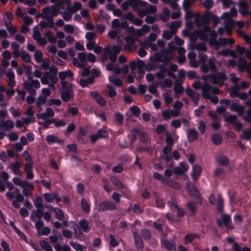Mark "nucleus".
I'll return each instance as SVG.
<instances>
[{
	"instance_id": "f257e3e1",
	"label": "nucleus",
	"mask_w": 251,
	"mask_h": 251,
	"mask_svg": "<svg viewBox=\"0 0 251 251\" xmlns=\"http://www.w3.org/2000/svg\"><path fill=\"white\" fill-rule=\"evenodd\" d=\"M202 78L206 82V83L203 85L202 87V96L205 98H210L212 94H218L220 92V90L218 88H212L207 82H210L212 83L217 84L220 86L222 85L225 80L226 79V76L224 73H220L219 74H213L210 75H203Z\"/></svg>"
},
{
	"instance_id": "f03ea898",
	"label": "nucleus",
	"mask_w": 251,
	"mask_h": 251,
	"mask_svg": "<svg viewBox=\"0 0 251 251\" xmlns=\"http://www.w3.org/2000/svg\"><path fill=\"white\" fill-rule=\"evenodd\" d=\"M120 48L116 46H109L104 49L103 54V60L109 56L111 62L108 63L106 68L109 71H112L116 74H119L121 72L120 68L116 64L117 55L120 52Z\"/></svg>"
},
{
	"instance_id": "7ed1b4c3",
	"label": "nucleus",
	"mask_w": 251,
	"mask_h": 251,
	"mask_svg": "<svg viewBox=\"0 0 251 251\" xmlns=\"http://www.w3.org/2000/svg\"><path fill=\"white\" fill-rule=\"evenodd\" d=\"M224 21L226 22L225 28H219L218 31L220 33L222 34L225 30H226L228 34L231 33V29L233 27L238 26L239 28H242L245 26L247 27L248 26L247 24H245L241 21H235L233 20L231 17H224Z\"/></svg>"
},
{
	"instance_id": "20e7f679",
	"label": "nucleus",
	"mask_w": 251,
	"mask_h": 251,
	"mask_svg": "<svg viewBox=\"0 0 251 251\" xmlns=\"http://www.w3.org/2000/svg\"><path fill=\"white\" fill-rule=\"evenodd\" d=\"M54 115V113L53 110L50 108H47L44 113L37 114L36 117L38 119L42 120L44 121L43 123L39 121V124H42L44 126L47 128L48 126L53 122V120H50L49 118L52 117Z\"/></svg>"
},
{
	"instance_id": "39448f33",
	"label": "nucleus",
	"mask_w": 251,
	"mask_h": 251,
	"mask_svg": "<svg viewBox=\"0 0 251 251\" xmlns=\"http://www.w3.org/2000/svg\"><path fill=\"white\" fill-rule=\"evenodd\" d=\"M147 4V2L142 0H126L121 5L123 10H128L129 7L131 6L133 10L137 11L139 6H144Z\"/></svg>"
},
{
	"instance_id": "423d86ee",
	"label": "nucleus",
	"mask_w": 251,
	"mask_h": 251,
	"mask_svg": "<svg viewBox=\"0 0 251 251\" xmlns=\"http://www.w3.org/2000/svg\"><path fill=\"white\" fill-rule=\"evenodd\" d=\"M137 11L138 16H149V14H155L157 12V7L151 4L148 5L147 3L144 6H139Z\"/></svg>"
},
{
	"instance_id": "0eeeda50",
	"label": "nucleus",
	"mask_w": 251,
	"mask_h": 251,
	"mask_svg": "<svg viewBox=\"0 0 251 251\" xmlns=\"http://www.w3.org/2000/svg\"><path fill=\"white\" fill-rule=\"evenodd\" d=\"M235 42L233 38L226 39L224 38H220L218 41H216V39H211L209 41L210 44L215 47L217 50L219 49L221 46H225L226 45H232Z\"/></svg>"
},
{
	"instance_id": "6e6552de",
	"label": "nucleus",
	"mask_w": 251,
	"mask_h": 251,
	"mask_svg": "<svg viewBox=\"0 0 251 251\" xmlns=\"http://www.w3.org/2000/svg\"><path fill=\"white\" fill-rule=\"evenodd\" d=\"M73 72L70 70L60 72L59 73V77L61 80L62 87H66L67 85L72 84L69 82L73 80Z\"/></svg>"
},
{
	"instance_id": "1a4fd4ad",
	"label": "nucleus",
	"mask_w": 251,
	"mask_h": 251,
	"mask_svg": "<svg viewBox=\"0 0 251 251\" xmlns=\"http://www.w3.org/2000/svg\"><path fill=\"white\" fill-rule=\"evenodd\" d=\"M60 92L63 101H68L74 97L72 84H69L65 87H62Z\"/></svg>"
},
{
	"instance_id": "9d476101",
	"label": "nucleus",
	"mask_w": 251,
	"mask_h": 251,
	"mask_svg": "<svg viewBox=\"0 0 251 251\" xmlns=\"http://www.w3.org/2000/svg\"><path fill=\"white\" fill-rule=\"evenodd\" d=\"M77 56L78 59L76 58H73V65L79 68L85 67L87 62V56L86 54L83 52H79L78 53Z\"/></svg>"
},
{
	"instance_id": "9b49d317",
	"label": "nucleus",
	"mask_w": 251,
	"mask_h": 251,
	"mask_svg": "<svg viewBox=\"0 0 251 251\" xmlns=\"http://www.w3.org/2000/svg\"><path fill=\"white\" fill-rule=\"evenodd\" d=\"M217 223L218 225L220 226H222V225H224L229 229H233L234 227L231 222L230 217L226 214H223L221 219L217 220Z\"/></svg>"
},
{
	"instance_id": "f8f14e48",
	"label": "nucleus",
	"mask_w": 251,
	"mask_h": 251,
	"mask_svg": "<svg viewBox=\"0 0 251 251\" xmlns=\"http://www.w3.org/2000/svg\"><path fill=\"white\" fill-rule=\"evenodd\" d=\"M82 4L80 2L75 1L73 5L68 6L66 9L65 13L63 16H71L72 14L76 13L78 11L81 9Z\"/></svg>"
},
{
	"instance_id": "ddd939ff",
	"label": "nucleus",
	"mask_w": 251,
	"mask_h": 251,
	"mask_svg": "<svg viewBox=\"0 0 251 251\" xmlns=\"http://www.w3.org/2000/svg\"><path fill=\"white\" fill-rule=\"evenodd\" d=\"M24 86L25 89L29 90L30 93H35V91L32 87L39 88L40 87V84L38 80H33L31 78L30 81L27 80L24 82Z\"/></svg>"
},
{
	"instance_id": "4468645a",
	"label": "nucleus",
	"mask_w": 251,
	"mask_h": 251,
	"mask_svg": "<svg viewBox=\"0 0 251 251\" xmlns=\"http://www.w3.org/2000/svg\"><path fill=\"white\" fill-rule=\"evenodd\" d=\"M180 114L178 110H171L170 109L164 110L162 112V116L165 120H168L173 117H176Z\"/></svg>"
},
{
	"instance_id": "2eb2a0df",
	"label": "nucleus",
	"mask_w": 251,
	"mask_h": 251,
	"mask_svg": "<svg viewBox=\"0 0 251 251\" xmlns=\"http://www.w3.org/2000/svg\"><path fill=\"white\" fill-rule=\"evenodd\" d=\"M34 114V113L32 110V107L31 106H29L26 111V117H23L22 120L24 121L26 125L30 123H33L35 120Z\"/></svg>"
},
{
	"instance_id": "dca6fc26",
	"label": "nucleus",
	"mask_w": 251,
	"mask_h": 251,
	"mask_svg": "<svg viewBox=\"0 0 251 251\" xmlns=\"http://www.w3.org/2000/svg\"><path fill=\"white\" fill-rule=\"evenodd\" d=\"M238 66L239 71L245 70L249 73H251V62L248 64L245 59L240 57L239 58Z\"/></svg>"
},
{
	"instance_id": "f3484780",
	"label": "nucleus",
	"mask_w": 251,
	"mask_h": 251,
	"mask_svg": "<svg viewBox=\"0 0 251 251\" xmlns=\"http://www.w3.org/2000/svg\"><path fill=\"white\" fill-rule=\"evenodd\" d=\"M228 106L231 111L237 112L239 116H241L245 111L244 106L238 104L235 101H232L231 102L230 101Z\"/></svg>"
},
{
	"instance_id": "a211bd4d",
	"label": "nucleus",
	"mask_w": 251,
	"mask_h": 251,
	"mask_svg": "<svg viewBox=\"0 0 251 251\" xmlns=\"http://www.w3.org/2000/svg\"><path fill=\"white\" fill-rule=\"evenodd\" d=\"M189 169V166L183 162H180L179 166L176 167L174 171L176 174L178 175H182L185 172H187Z\"/></svg>"
},
{
	"instance_id": "6ab92c4d",
	"label": "nucleus",
	"mask_w": 251,
	"mask_h": 251,
	"mask_svg": "<svg viewBox=\"0 0 251 251\" xmlns=\"http://www.w3.org/2000/svg\"><path fill=\"white\" fill-rule=\"evenodd\" d=\"M238 11L242 16H246L248 12L249 5L248 3L244 0H241L238 3Z\"/></svg>"
},
{
	"instance_id": "aec40b11",
	"label": "nucleus",
	"mask_w": 251,
	"mask_h": 251,
	"mask_svg": "<svg viewBox=\"0 0 251 251\" xmlns=\"http://www.w3.org/2000/svg\"><path fill=\"white\" fill-rule=\"evenodd\" d=\"M215 61L214 58H210L208 60L209 65L203 64L201 67V70L203 72H207L210 69L211 71H214L216 70Z\"/></svg>"
},
{
	"instance_id": "412c9836",
	"label": "nucleus",
	"mask_w": 251,
	"mask_h": 251,
	"mask_svg": "<svg viewBox=\"0 0 251 251\" xmlns=\"http://www.w3.org/2000/svg\"><path fill=\"white\" fill-rule=\"evenodd\" d=\"M63 8V1H59L58 3L50 6V16H57L59 13L60 8Z\"/></svg>"
},
{
	"instance_id": "4be33fe9",
	"label": "nucleus",
	"mask_w": 251,
	"mask_h": 251,
	"mask_svg": "<svg viewBox=\"0 0 251 251\" xmlns=\"http://www.w3.org/2000/svg\"><path fill=\"white\" fill-rule=\"evenodd\" d=\"M168 204L172 210H174L177 212L178 216L181 217L183 215V210L178 208L175 200H172V201H168Z\"/></svg>"
},
{
	"instance_id": "5701e85b",
	"label": "nucleus",
	"mask_w": 251,
	"mask_h": 251,
	"mask_svg": "<svg viewBox=\"0 0 251 251\" xmlns=\"http://www.w3.org/2000/svg\"><path fill=\"white\" fill-rule=\"evenodd\" d=\"M0 124L1 127L5 130L12 129L14 126V123L10 120L5 121L4 119H0Z\"/></svg>"
},
{
	"instance_id": "b1692460",
	"label": "nucleus",
	"mask_w": 251,
	"mask_h": 251,
	"mask_svg": "<svg viewBox=\"0 0 251 251\" xmlns=\"http://www.w3.org/2000/svg\"><path fill=\"white\" fill-rule=\"evenodd\" d=\"M116 208L115 204L110 201H104L101 202L99 206V209L101 210H111Z\"/></svg>"
},
{
	"instance_id": "393cba45",
	"label": "nucleus",
	"mask_w": 251,
	"mask_h": 251,
	"mask_svg": "<svg viewBox=\"0 0 251 251\" xmlns=\"http://www.w3.org/2000/svg\"><path fill=\"white\" fill-rule=\"evenodd\" d=\"M112 26L113 29L117 28L118 30H120L122 28H126L127 26V22H123L120 24L119 21L118 19H114L112 21Z\"/></svg>"
},
{
	"instance_id": "a878e982",
	"label": "nucleus",
	"mask_w": 251,
	"mask_h": 251,
	"mask_svg": "<svg viewBox=\"0 0 251 251\" xmlns=\"http://www.w3.org/2000/svg\"><path fill=\"white\" fill-rule=\"evenodd\" d=\"M44 213L42 208H37L36 211L32 212L30 215V219L32 221H35L37 219H40L43 216Z\"/></svg>"
},
{
	"instance_id": "bb28decb",
	"label": "nucleus",
	"mask_w": 251,
	"mask_h": 251,
	"mask_svg": "<svg viewBox=\"0 0 251 251\" xmlns=\"http://www.w3.org/2000/svg\"><path fill=\"white\" fill-rule=\"evenodd\" d=\"M201 167L197 165L193 166L192 168V172L191 173V177L193 179L195 180L198 178L201 175Z\"/></svg>"
},
{
	"instance_id": "cd10ccee",
	"label": "nucleus",
	"mask_w": 251,
	"mask_h": 251,
	"mask_svg": "<svg viewBox=\"0 0 251 251\" xmlns=\"http://www.w3.org/2000/svg\"><path fill=\"white\" fill-rule=\"evenodd\" d=\"M91 96L92 98H94L100 105L103 106L105 104V100L102 98L98 92H91Z\"/></svg>"
},
{
	"instance_id": "c85d7f7f",
	"label": "nucleus",
	"mask_w": 251,
	"mask_h": 251,
	"mask_svg": "<svg viewBox=\"0 0 251 251\" xmlns=\"http://www.w3.org/2000/svg\"><path fill=\"white\" fill-rule=\"evenodd\" d=\"M6 75L9 78V80L8 81V85L11 87H13L15 85V80L14 79L15 74L14 72L11 69H9Z\"/></svg>"
},
{
	"instance_id": "c756f323",
	"label": "nucleus",
	"mask_w": 251,
	"mask_h": 251,
	"mask_svg": "<svg viewBox=\"0 0 251 251\" xmlns=\"http://www.w3.org/2000/svg\"><path fill=\"white\" fill-rule=\"evenodd\" d=\"M44 198L47 202H51L54 200L56 202H59L60 201V198L56 194L46 193L44 195Z\"/></svg>"
},
{
	"instance_id": "7c9ffc66",
	"label": "nucleus",
	"mask_w": 251,
	"mask_h": 251,
	"mask_svg": "<svg viewBox=\"0 0 251 251\" xmlns=\"http://www.w3.org/2000/svg\"><path fill=\"white\" fill-rule=\"evenodd\" d=\"M187 136L189 142H193L198 137V132L195 129H189L187 130Z\"/></svg>"
},
{
	"instance_id": "2f4dec72",
	"label": "nucleus",
	"mask_w": 251,
	"mask_h": 251,
	"mask_svg": "<svg viewBox=\"0 0 251 251\" xmlns=\"http://www.w3.org/2000/svg\"><path fill=\"white\" fill-rule=\"evenodd\" d=\"M166 73H167L169 75L173 76L172 73L168 71L166 66H162L160 68V72L156 74V76L159 78H163L165 76Z\"/></svg>"
},
{
	"instance_id": "473e14b6",
	"label": "nucleus",
	"mask_w": 251,
	"mask_h": 251,
	"mask_svg": "<svg viewBox=\"0 0 251 251\" xmlns=\"http://www.w3.org/2000/svg\"><path fill=\"white\" fill-rule=\"evenodd\" d=\"M187 190L188 193L192 196L196 197L198 199V202L199 201V193L198 192L196 188L193 186L192 184H187Z\"/></svg>"
},
{
	"instance_id": "72a5a7b5",
	"label": "nucleus",
	"mask_w": 251,
	"mask_h": 251,
	"mask_svg": "<svg viewBox=\"0 0 251 251\" xmlns=\"http://www.w3.org/2000/svg\"><path fill=\"white\" fill-rule=\"evenodd\" d=\"M46 140L49 144H52L55 143H58L59 144L63 143L62 140H59L57 136L53 134L48 135L46 137Z\"/></svg>"
},
{
	"instance_id": "f704fd0d",
	"label": "nucleus",
	"mask_w": 251,
	"mask_h": 251,
	"mask_svg": "<svg viewBox=\"0 0 251 251\" xmlns=\"http://www.w3.org/2000/svg\"><path fill=\"white\" fill-rule=\"evenodd\" d=\"M188 58L190 60V63L193 67H197L199 66V63L196 60V55L195 53L191 51L188 54Z\"/></svg>"
},
{
	"instance_id": "c9c22d12",
	"label": "nucleus",
	"mask_w": 251,
	"mask_h": 251,
	"mask_svg": "<svg viewBox=\"0 0 251 251\" xmlns=\"http://www.w3.org/2000/svg\"><path fill=\"white\" fill-rule=\"evenodd\" d=\"M230 100H221L222 106L217 108V111L220 114L224 112L229 104Z\"/></svg>"
},
{
	"instance_id": "e433bc0d",
	"label": "nucleus",
	"mask_w": 251,
	"mask_h": 251,
	"mask_svg": "<svg viewBox=\"0 0 251 251\" xmlns=\"http://www.w3.org/2000/svg\"><path fill=\"white\" fill-rule=\"evenodd\" d=\"M79 227L84 232H88L90 229L88 222L85 219L81 220L79 223Z\"/></svg>"
},
{
	"instance_id": "4c0bfd02",
	"label": "nucleus",
	"mask_w": 251,
	"mask_h": 251,
	"mask_svg": "<svg viewBox=\"0 0 251 251\" xmlns=\"http://www.w3.org/2000/svg\"><path fill=\"white\" fill-rule=\"evenodd\" d=\"M162 246L163 248L171 250L175 249V244L174 241L164 240L162 242Z\"/></svg>"
},
{
	"instance_id": "58836bf2",
	"label": "nucleus",
	"mask_w": 251,
	"mask_h": 251,
	"mask_svg": "<svg viewBox=\"0 0 251 251\" xmlns=\"http://www.w3.org/2000/svg\"><path fill=\"white\" fill-rule=\"evenodd\" d=\"M144 65V62L142 60H140L139 59H137L136 61H131L130 64L129 66L130 68H131L132 71H134V69H135L136 68H140L142 67Z\"/></svg>"
},
{
	"instance_id": "ea45409f",
	"label": "nucleus",
	"mask_w": 251,
	"mask_h": 251,
	"mask_svg": "<svg viewBox=\"0 0 251 251\" xmlns=\"http://www.w3.org/2000/svg\"><path fill=\"white\" fill-rule=\"evenodd\" d=\"M58 80V78L57 77L56 75H52L50 76V83L48 84L49 87L51 88L52 90L55 91L56 88L54 86V84H55Z\"/></svg>"
},
{
	"instance_id": "a19ab883",
	"label": "nucleus",
	"mask_w": 251,
	"mask_h": 251,
	"mask_svg": "<svg viewBox=\"0 0 251 251\" xmlns=\"http://www.w3.org/2000/svg\"><path fill=\"white\" fill-rule=\"evenodd\" d=\"M47 101V98H45V97L43 96H39L38 98L37 102H36V105L39 108V111L42 110V105H43L44 103H45Z\"/></svg>"
},
{
	"instance_id": "79ce46f5",
	"label": "nucleus",
	"mask_w": 251,
	"mask_h": 251,
	"mask_svg": "<svg viewBox=\"0 0 251 251\" xmlns=\"http://www.w3.org/2000/svg\"><path fill=\"white\" fill-rule=\"evenodd\" d=\"M158 84L159 83L158 82H155L151 84L149 87V91L156 97L158 96V93L157 92L156 89L158 86Z\"/></svg>"
},
{
	"instance_id": "37998d69",
	"label": "nucleus",
	"mask_w": 251,
	"mask_h": 251,
	"mask_svg": "<svg viewBox=\"0 0 251 251\" xmlns=\"http://www.w3.org/2000/svg\"><path fill=\"white\" fill-rule=\"evenodd\" d=\"M239 89H240L239 84H236V85L232 87L230 91V96L233 98L237 97Z\"/></svg>"
},
{
	"instance_id": "c03bdc74",
	"label": "nucleus",
	"mask_w": 251,
	"mask_h": 251,
	"mask_svg": "<svg viewBox=\"0 0 251 251\" xmlns=\"http://www.w3.org/2000/svg\"><path fill=\"white\" fill-rule=\"evenodd\" d=\"M109 80L117 86H120L122 85L121 80L118 78L115 75H109Z\"/></svg>"
},
{
	"instance_id": "a18cd8bd",
	"label": "nucleus",
	"mask_w": 251,
	"mask_h": 251,
	"mask_svg": "<svg viewBox=\"0 0 251 251\" xmlns=\"http://www.w3.org/2000/svg\"><path fill=\"white\" fill-rule=\"evenodd\" d=\"M64 30L68 33L78 32L79 29L76 27H74L71 25H66L64 26Z\"/></svg>"
},
{
	"instance_id": "49530a36",
	"label": "nucleus",
	"mask_w": 251,
	"mask_h": 251,
	"mask_svg": "<svg viewBox=\"0 0 251 251\" xmlns=\"http://www.w3.org/2000/svg\"><path fill=\"white\" fill-rule=\"evenodd\" d=\"M54 75V74H50L49 72L45 73L44 75L41 77V81L43 84H47L50 81V76Z\"/></svg>"
},
{
	"instance_id": "de8ad7c7",
	"label": "nucleus",
	"mask_w": 251,
	"mask_h": 251,
	"mask_svg": "<svg viewBox=\"0 0 251 251\" xmlns=\"http://www.w3.org/2000/svg\"><path fill=\"white\" fill-rule=\"evenodd\" d=\"M160 16H180V13L175 12L171 15L170 10L167 7H164L162 11V13Z\"/></svg>"
},
{
	"instance_id": "09e8293b",
	"label": "nucleus",
	"mask_w": 251,
	"mask_h": 251,
	"mask_svg": "<svg viewBox=\"0 0 251 251\" xmlns=\"http://www.w3.org/2000/svg\"><path fill=\"white\" fill-rule=\"evenodd\" d=\"M81 207L85 213H89L90 211V206L88 202L84 199L81 200Z\"/></svg>"
},
{
	"instance_id": "8fccbe9b",
	"label": "nucleus",
	"mask_w": 251,
	"mask_h": 251,
	"mask_svg": "<svg viewBox=\"0 0 251 251\" xmlns=\"http://www.w3.org/2000/svg\"><path fill=\"white\" fill-rule=\"evenodd\" d=\"M40 245L41 247L45 251H52L51 247L49 245V244L45 240H42L40 241Z\"/></svg>"
},
{
	"instance_id": "3c124183",
	"label": "nucleus",
	"mask_w": 251,
	"mask_h": 251,
	"mask_svg": "<svg viewBox=\"0 0 251 251\" xmlns=\"http://www.w3.org/2000/svg\"><path fill=\"white\" fill-rule=\"evenodd\" d=\"M53 210L55 213L57 219L59 220H62L64 219V214L62 210L58 208H54L53 209Z\"/></svg>"
},
{
	"instance_id": "603ef678",
	"label": "nucleus",
	"mask_w": 251,
	"mask_h": 251,
	"mask_svg": "<svg viewBox=\"0 0 251 251\" xmlns=\"http://www.w3.org/2000/svg\"><path fill=\"white\" fill-rule=\"evenodd\" d=\"M133 236L135 239V242L136 244L137 248H142L143 246L142 241L140 238V237L138 235L137 233L136 232L133 233Z\"/></svg>"
},
{
	"instance_id": "864d4df0",
	"label": "nucleus",
	"mask_w": 251,
	"mask_h": 251,
	"mask_svg": "<svg viewBox=\"0 0 251 251\" xmlns=\"http://www.w3.org/2000/svg\"><path fill=\"white\" fill-rule=\"evenodd\" d=\"M34 56L36 62H41L42 61L43 53L40 50H36L34 53Z\"/></svg>"
},
{
	"instance_id": "5fc2aeb1",
	"label": "nucleus",
	"mask_w": 251,
	"mask_h": 251,
	"mask_svg": "<svg viewBox=\"0 0 251 251\" xmlns=\"http://www.w3.org/2000/svg\"><path fill=\"white\" fill-rule=\"evenodd\" d=\"M21 58L22 60L25 63L29 62L31 59L30 56L25 51H23L21 52Z\"/></svg>"
},
{
	"instance_id": "6e6d98bb",
	"label": "nucleus",
	"mask_w": 251,
	"mask_h": 251,
	"mask_svg": "<svg viewBox=\"0 0 251 251\" xmlns=\"http://www.w3.org/2000/svg\"><path fill=\"white\" fill-rule=\"evenodd\" d=\"M93 80H94L93 77L89 78L87 80H85L84 79L81 78L80 79L79 83H80V85L82 87H84L87 85L88 83H92L93 81Z\"/></svg>"
},
{
	"instance_id": "4d7b16f0",
	"label": "nucleus",
	"mask_w": 251,
	"mask_h": 251,
	"mask_svg": "<svg viewBox=\"0 0 251 251\" xmlns=\"http://www.w3.org/2000/svg\"><path fill=\"white\" fill-rule=\"evenodd\" d=\"M241 136L242 138L249 140L251 138V129L244 130Z\"/></svg>"
},
{
	"instance_id": "13d9d810",
	"label": "nucleus",
	"mask_w": 251,
	"mask_h": 251,
	"mask_svg": "<svg viewBox=\"0 0 251 251\" xmlns=\"http://www.w3.org/2000/svg\"><path fill=\"white\" fill-rule=\"evenodd\" d=\"M10 167L15 174H18L20 167V165L18 163L16 162L11 164Z\"/></svg>"
},
{
	"instance_id": "bf43d9fd",
	"label": "nucleus",
	"mask_w": 251,
	"mask_h": 251,
	"mask_svg": "<svg viewBox=\"0 0 251 251\" xmlns=\"http://www.w3.org/2000/svg\"><path fill=\"white\" fill-rule=\"evenodd\" d=\"M129 112L134 116H138L140 112V110L139 107L136 106H132L129 108Z\"/></svg>"
},
{
	"instance_id": "052dcab7",
	"label": "nucleus",
	"mask_w": 251,
	"mask_h": 251,
	"mask_svg": "<svg viewBox=\"0 0 251 251\" xmlns=\"http://www.w3.org/2000/svg\"><path fill=\"white\" fill-rule=\"evenodd\" d=\"M163 98L167 103H171L173 101V99L169 92H166L163 94Z\"/></svg>"
},
{
	"instance_id": "680f3d73",
	"label": "nucleus",
	"mask_w": 251,
	"mask_h": 251,
	"mask_svg": "<svg viewBox=\"0 0 251 251\" xmlns=\"http://www.w3.org/2000/svg\"><path fill=\"white\" fill-rule=\"evenodd\" d=\"M34 204L37 208H42L43 203L41 198L37 197L34 201Z\"/></svg>"
},
{
	"instance_id": "e2e57ef3",
	"label": "nucleus",
	"mask_w": 251,
	"mask_h": 251,
	"mask_svg": "<svg viewBox=\"0 0 251 251\" xmlns=\"http://www.w3.org/2000/svg\"><path fill=\"white\" fill-rule=\"evenodd\" d=\"M25 93L24 91H18V95L17 97V102H20L23 101L25 99Z\"/></svg>"
},
{
	"instance_id": "0e129e2a",
	"label": "nucleus",
	"mask_w": 251,
	"mask_h": 251,
	"mask_svg": "<svg viewBox=\"0 0 251 251\" xmlns=\"http://www.w3.org/2000/svg\"><path fill=\"white\" fill-rule=\"evenodd\" d=\"M174 91L177 94H180L183 91V88L181 85L178 83H176L174 87Z\"/></svg>"
},
{
	"instance_id": "69168bd1",
	"label": "nucleus",
	"mask_w": 251,
	"mask_h": 251,
	"mask_svg": "<svg viewBox=\"0 0 251 251\" xmlns=\"http://www.w3.org/2000/svg\"><path fill=\"white\" fill-rule=\"evenodd\" d=\"M220 164L223 166H226L228 163V160L226 157L224 156H219L218 158Z\"/></svg>"
},
{
	"instance_id": "338daca9",
	"label": "nucleus",
	"mask_w": 251,
	"mask_h": 251,
	"mask_svg": "<svg viewBox=\"0 0 251 251\" xmlns=\"http://www.w3.org/2000/svg\"><path fill=\"white\" fill-rule=\"evenodd\" d=\"M61 103V101L58 99H50L48 101V104L49 105H60Z\"/></svg>"
},
{
	"instance_id": "774afa93",
	"label": "nucleus",
	"mask_w": 251,
	"mask_h": 251,
	"mask_svg": "<svg viewBox=\"0 0 251 251\" xmlns=\"http://www.w3.org/2000/svg\"><path fill=\"white\" fill-rule=\"evenodd\" d=\"M15 197L16 199V201H18L22 202L24 201L23 196L20 193V191L17 188L15 189Z\"/></svg>"
}]
</instances>
